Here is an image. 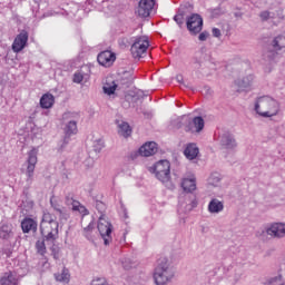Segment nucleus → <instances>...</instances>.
<instances>
[{
    "mask_svg": "<svg viewBox=\"0 0 285 285\" xmlns=\"http://www.w3.org/2000/svg\"><path fill=\"white\" fill-rule=\"evenodd\" d=\"M40 233L46 242H55L59 237V222L57 216L45 212L40 223Z\"/></svg>",
    "mask_w": 285,
    "mask_h": 285,
    "instance_id": "nucleus-1",
    "label": "nucleus"
},
{
    "mask_svg": "<svg viewBox=\"0 0 285 285\" xmlns=\"http://www.w3.org/2000/svg\"><path fill=\"white\" fill-rule=\"evenodd\" d=\"M255 110L259 117H276L279 115V102L271 96H262L256 100Z\"/></svg>",
    "mask_w": 285,
    "mask_h": 285,
    "instance_id": "nucleus-2",
    "label": "nucleus"
},
{
    "mask_svg": "<svg viewBox=\"0 0 285 285\" xmlns=\"http://www.w3.org/2000/svg\"><path fill=\"white\" fill-rule=\"evenodd\" d=\"M171 277H173V273L168 268V259L167 258L158 259V265L154 273L155 284L166 285V284H168V282Z\"/></svg>",
    "mask_w": 285,
    "mask_h": 285,
    "instance_id": "nucleus-3",
    "label": "nucleus"
},
{
    "mask_svg": "<svg viewBox=\"0 0 285 285\" xmlns=\"http://www.w3.org/2000/svg\"><path fill=\"white\" fill-rule=\"evenodd\" d=\"M148 48H150V40H148V37L146 36H140L135 39L131 45L130 52L134 59H141V57H144L148 51Z\"/></svg>",
    "mask_w": 285,
    "mask_h": 285,
    "instance_id": "nucleus-4",
    "label": "nucleus"
},
{
    "mask_svg": "<svg viewBox=\"0 0 285 285\" xmlns=\"http://www.w3.org/2000/svg\"><path fill=\"white\" fill-rule=\"evenodd\" d=\"M159 181L166 183L170 179V161L160 160L151 168Z\"/></svg>",
    "mask_w": 285,
    "mask_h": 285,
    "instance_id": "nucleus-5",
    "label": "nucleus"
},
{
    "mask_svg": "<svg viewBox=\"0 0 285 285\" xmlns=\"http://www.w3.org/2000/svg\"><path fill=\"white\" fill-rule=\"evenodd\" d=\"M62 119L65 121H69L65 127V139H69V137H72V135H77V121L72 119H79V114L68 111L62 115Z\"/></svg>",
    "mask_w": 285,
    "mask_h": 285,
    "instance_id": "nucleus-6",
    "label": "nucleus"
},
{
    "mask_svg": "<svg viewBox=\"0 0 285 285\" xmlns=\"http://www.w3.org/2000/svg\"><path fill=\"white\" fill-rule=\"evenodd\" d=\"M98 230L104 239L105 246H108L112 242V237L110 236L112 234V224L106 217L101 216L98 219Z\"/></svg>",
    "mask_w": 285,
    "mask_h": 285,
    "instance_id": "nucleus-7",
    "label": "nucleus"
},
{
    "mask_svg": "<svg viewBox=\"0 0 285 285\" xmlns=\"http://www.w3.org/2000/svg\"><path fill=\"white\" fill-rule=\"evenodd\" d=\"M153 8H155V0H140L135 10V14L141 19H146V17H150Z\"/></svg>",
    "mask_w": 285,
    "mask_h": 285,
    "instance_id": "nucleus-8",
    "label": "nucleus"
},
{
    "mask_svg": "<svg viewBox=\"0 0 285 285\" xmlns=\"http://www.w3.org/2000/svg\"><path fill=\"white\" fill-rule=\"evenodd\" d=\"M204 26V20L200 14L194 13L187 19V30L191 32V35H199Z\"/></svg>",
    "mask_w": 285,
    "mask_h": 285,
    "instance_id": "nucleus-9",
    "label": "nucleus"
},
{
    "mask_svg": "<svg viewBox=\"0 0 285 285\" xmlns=\"http://www.w3.org/2000/svg\"><path fill=\"white\" fill-rule=\"evenodd\" d=\"M28 45V31L22 30L13 40L12 50L13 52H21Z\"/></svg>",
    "mask_w": 285,
    "mask_h": 285,
    "instance_id": "nucleus-10",
    "label": "nucleus"
},
{
    "mask_svg": "<svg viewBox=\"0 0 285 285\" xmlns=\"http://www.w3.org/2000/svg\"><path fill=\"white\" fill-rule=\"evenodd\" d=\"M97 59H98V63H100V66H104L105 68H110V66H112V63H115L117 56L115 55V52H112L110 50H106V51L100 52L98 55Z\"/></svg>",
    "mask_w": 285,
    "mask_h": 285,
    "instance_id": "nucleus-11",
    "label": "nucleus"
},
{
    "mask_svg": "<svg viewBox=\"0 0 285 285\" xmlns=\"http://www.w3.org/2000/svg\"><path fill=\"white\" fill-rule=\"evenodd\" d=\"M37 149H31L28 153V160H27V177L28 179H32V177H35V168H37Z\"/></svg>",
    "mask_w": 285,
    "mask_h": 285,
    "instance_id": "nucleus-12",
    "label": "nucleus"
},
{
    "mask_svg": "<svg viewBox=\"0 0 285 285\" xmlns=\"http://www.w3.org/2000/svg\"><path fill=\"white\" fill-rule=\"evenodd\" d=\"M156 154H157V142L155 141L146 142L139 148V155H141V157H153V155H156Z\"/></svg>",
    "mask_w": 285,
    "mask_h": 285,
    "instance_id": "nucleus-13",
    "label": "nucleus"
},
{
    "mask_svg": "<svg viewBox=\"0 0 285 285\" xmlns=\"http://www.w3.org/2000/svg\"><path fill=\"white\" fill-rule=\"evenodd\" d=\"M269 237H285V224L275 223L266 230Z\"/></svg>",
    "mask_w": 285,
    "mask_h": 285,
    "instance_id": "nucleus-14",
    "label": "nucleus"
},
{
    "mask_svg": "<svg viewBox=\"0 0 285 285\" xmlns=\"http://www.w3.org/2000/svg\"><path fill=\"white\" fill-rule=\"evenodd\" d=\"M204 118L202 117H195L193 119V126L188 125L185 130L186 132H202V130H204Z\"/></svg>",
    "mask_w": 285,
    "mask_h": 285,
    "instance_id": "nucleus-15",
    "label": "nucleus"
},
{
    "mask_svg": "<svg viewBox=\"0 0 285 285\" xmlns=\"http://www.w3.org/2000/svg\"><path fill=\"white\" fill-rule=\"evenodd\" d=\"M18 284H19V278H17V275L11 271L6 272L0 277V285H18Z\"/></svg>",
    "mask_w": 285,
    "mask_h": 285,
    "instance_id": "nucleus-16",
    "label": "nucleus"
},
{
    "mask_svg": "<svg viewBox=\"0 0 285 285\" xmlns=\"http://www.w3.org/2000/svg\"><path fill=\"white\" fill-rule=\"evenodd\" d=\"M55 106V96L52 94H45L40 98V108L48 110Z\"/></svg>",
    "mask_w": 285,
    "mask_h": 285,
    "instance_id": "nucleus-17",
    "label": "nucleus"
},
{
    "mask_svg": "<svg viewBox=\"0 0 285 285\" xmlns=\"http://www.w3.org/2000/svg\"><path fill=\"white\" fill-rule=\"evenodd\" d=\"M181 188L185 193H193V190H197V181L195 177L184 178L181 181Z\"/></svg>",
    "mask_w": 285,
    "mask_h": 285,
    "instance_id": "nucleus-18",
    "label": "nucleus"
},
{
    "mask_svg": "<svg viewBox=\"0 0 285 285\" xmlns=\"http://www.w3.org/2000/svg\"><path fill=\"white\" fill-rule=\"evenodd\" d=\"M21 228H22V233H30V230H32L33 233H37V220L32 218H24L21 222Z\"/></svg>",
    "mask_w": 285,
    "mask_h": 285,
    "instance_id": "nucleus-19",
    "label": "nucleus"
},
{
    "mask_svg": "<svg viewBox=\"0 0 285 285\" xmlns=\"http://www.w3.org/2000/svg\"><path fill=\"white\" fill-rule=\"evenodd\" d=\"M184 155L187 159H196L199 155V148H197V145L195 144H189L185 148Z\"/></svg>",
    "mask_w": 285,
    "mask_h": 285,
    "instance_id": "nucleus-20",
    "label": "nucleus"
},
{
    "mask_svg": "<svg viewBox=\"0 0 285 285\" xmlns=\"http://www.w3.org/2000/svg\"><path fill=\"white\" fill-rule=\"evenodd\" d=\"M208 210L209 213H222V210H224V203L217 198H214L209 202Z\"/></svg>",
    "mask_w": 285,
    "mask_h": 285,
    "instance_id": "nucleus-21",
    "label": "nucleus"
},
{
    "mask_svg": "<svg viewBox=\"0 0 285 285\" xmlns=\"http://www.w3.org/2000/svg\"><path fill=\"white\" fill-rule=\"evenodd\" d=\"M12 235V225L0 224V239H10Z\"/></svg>",
    "mask_w": 285,
    "mask_h": 285,
    "instance_id": "nucleus-22",
    "label": "nucleus"
},
{
    "mask_svg": "<svg viewBox=\"0 0 285 285\" xmlns=\"http://www.w3.org/2000/svg\"><path fill=\"white\" fill-rule=\"evenodd\" d=\"M116 90H117V85L115 83V80L107 79L104 85L105 95H115Z\"/></svg>",
    "mask_w": 285,
    "mask_h": 285,
    "instance_id": "nucleus-23",
    "label": "nucleus"
},
{
    "mask_svg": "<svg viewBox=\"0 0 285 285\" xmlns=\"http://www.w3.org/2000/svg\"><path fill=\"white\" fill-rule=\"evenodd\" d=\"M72 206V210L79 213L80 215H82V217H86V215H90V212H88V208H86V206L81 205V203L73 200L71 203Z\"/></svg>",
    "mask_w": 285,
    "mask_h": 285,
    "instance_id": "nucleus-24",
    "label": "nucleus"
},
{
    "mask_svg": "<svg viewBox=\"0 0 285 285\" xmlns=\"http://www.w3.org/2000/svg\"><path fill=\"white\" fill-rule=\"evenodd\" d=\"M118 132L122 137H130V135H132V129L130 128V125H128V122H121L119 125Z\"/></svg>",
    "mask_w": 285,
    "mask_h": 285,
    "instance_id": "nucleus-25",
    "label": "nucleus"
},
{
    "mask_svg": "<svg viewBox=\"0 0 285 285\" xmlns=\"http://www.w3.org/2000/svg\"><path fill=\"white\" fill-rule=\"evenodd\" d=\"M55 278L57 282H65V284H68V282H70V273L65 268L61 274H55Z\"/></svg>",
    "mask_w": 285,
    "mask_h": 285,
    "instance_id": "nucleus-26",
    "label": "nucleus"
},
{
    "mask_svg": "<svg viewBox=\"0 0 285 285\" xmlns=\"http://www.w3.org/2000/svg\"><path fill=\"white\" fill-rule=\"evenodd\" d=\"M273 48L276 50H282L285 48V37L278 36L273 40Z\"/></svg>",
    "mask_w": 285,
    "mask_h": 285,
    "instance_id": "nucleus-27",
    "label": "nucleus"
},
{
    "mask_svg": "<svg viewBox=\"0 0 285 285\" xmlns=\"http://www.w3.org/2000/svg\"><path fill=\"white\" fill-rule=\"evenodd\" d=\"M36 248H37V252L39 253V255H45L47 253L46 242L45 240H38L36 243Z\"/></svg>",
    "mask_w": 285,
    "mask_h": 285,
    "instance_id": "nucleus-28",
    "label": "nucleus"
},
{
    "mask_svg": "<svg viewBox=\"0 0 285 285\" xmlns=\"http://www.w3.org/2000/svg\"><path fill=\"white\" fill-rule=\"evenodd\" d=\"M92 230H95V224L89 223V225L83 228V234H85L87 237H90V234L92 233Z\"/></svg>",
    "mask_w": 285,
    "mask_h": 285,
    "instance_id": "nucleus-29",
    "label": "nucleus"
},
{
    "mask_svg": "<svg viewBox=\"0 0 285 285\" xmlns=\"http://www.w3.org/2000/svg\"><path fill=\"white\" fill-rule=\"evenodd\" d=\"M268 285H284L282 284V276L278 275L268 282Z\"/></svg>",
    "mask_w": 285,
    "mask_h": 285,
    "instance_id": "nucleus-30",
    "label": "nucleus"
},
{
    "mask_svg": "<svg viewBox=\"0 0 285 285\" xmlns=\"http://www.w3.org/2000/svg\"><path fill=\"white\" fill-rule=\"evenodd\" d=\"M174 21H176V23L178 26H184V16L183 13H178L174 17Z\"/></svg>",
    "mask_w": 285,
    "mask_h": 285,
    "instance_id": "nucleus-31",
    "label": "nucleus"
},
{
    "mask_svg": "<svg viewBox=\"0 0 285 285\" xmlns=\"http://www.w3.org/2000/svg\"><path fill=\"white\" fill-rule=\"evenodd\" d=\"M83 81V75L77 72L73 75V83H81Z\"/></svg>",
    "mask_w": 285,
    "mask_h": 285,
    "instance_id": "nucleus-32",
    "label": "nucleus"
},
{
    "mask_svg": "<svg viewBox=\"0 0 285 285\" xmlns=\"http://www.w3.org/2000/svg\"><path fill=\"white\" fill-rule=\"evenodd\" d=\"M91 285H108L106 278H96L91 282Z\"/></svg>",
    "mask_w": 285,
    "mask_h": 285,
    "instance_id": "nucleus-33",
    "label": "nucleus"
},
{
    "mask_svg": "<svg viewBox=\"0 0 285 285\" xmlns=\"http://www.w3.org/2000/svg\"><path fill=\"white\" fill-rule=\"evenodd\" d=\"M225 146H227V148H233V146H235V140H233L230 137H227Z\"/></svg>",
    "mask_w": 285,
    "mask_h": 285,
    "instance_id": "nucleus-34",
    "label": "nucleus"
},
{
    "mask_svg": "<svg viewBox=\"0 0 285 285\" xmlns=\"http://www.w3.org/2000/svg\"><path fill=\"white\" fill-rule=\"evenodd\" d=\"M268 17H271V13H269L268 11H263V12L261 13V19H262L263 21L268 20Z\"/></svg>",
    "mask_w": 285,
    "mask_h": 285,
    "instance_id": "nucleus-35",
    "label": "nucleus"
},
{
    "mask_svg": "<svg viewBox=\"0 0 285 285\" xmlns=\"http://www.w3.org/2000/svg\"><path fill=\"white\" fill-rule=\"evenodd\" d=\"M212 32H213V37H217V38L222 37V30L217 28H214Z\"/></svg>",
    "mask_w": 285,
    "mask_h": 285,
    "instance_id": "nucleus-36",
    "label": "nucleus"
},
{
    "mask_svg": "<svg viewBox=\"0 0 285 285\" xmlns=\"http://www.w3.org/2000/svg\"><path fill=\"white\" fill-rule=\"evenodd\" d=\"M198 39L199 41H206L208 39V32H202Z\"/></svg>",
    "mask_w": 285,
    "mask_h": 285,
    "instance_id": "nucleus-37",
    "label": "nucleus"
},
{
    "mask_svg": "<svg viewBox=\"0 0 285 285\" xmlns=\"http://www.w3.org/2000/svg\"><path fill=\"white\" fill-rule=\"evenodd\" d=\"M239 88H248L250 86V81L243 80L242 82H238Z\"/></svg>",
    "mask_w": 285,
    "mask_h": 285,
    "instance_id": "nucleus-38",
    "label": "nucleus"
},
{
    "mask_svg": "<svg viewBox=\"0 0 285 285\" xmlns=\"http://www.w3.org/2000/svg\"><path fill=\"white\" fill-rule=\"evenodd\" d=\"M98 145L100 146V150H101V148H104V140H98Z\"/></svg>",
    "mask_w": 285,
    "mask_h": 285,
    "instance_id": "nucleus-39",
    "label": "nucleus"
},
{
    "mask_svg": "<svg viewBox=\"0 0 285 285\" xmlns=\"http://www.w3.org/2000/svg\"><path fill=\"white\" fill-rule=\"evenodd\" d=\"M177 80H178V81H181V76H177Z\"/></svg>",
    "mask_w": 285,
    "mask_h": 285,
    "instance_id": "nucleus-40",
    "label": "nucleus"
}]
</instances>
